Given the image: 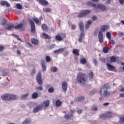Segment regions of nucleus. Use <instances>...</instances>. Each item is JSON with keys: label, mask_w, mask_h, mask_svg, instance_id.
I'll list each match as a JSON object with an SVG mask.
<instances>
[{"label": "nucleus", "mask_w": 124, "mask_h": 124, "mask_svg": "<svg viewBox=\"0 0 124 124\" xmlns=\"http://www.w3.org/2000/svg\"><path fill=\"white\" fill-rule=\"evenodd\" d=\"M108 89H110V85L109 84H105L100 90V95L102 96H109L111 94V92L108 91Z\"/></svg>", "instance_id": "obj_1"}, {"label": "nucleus", "mask_w": 124, "mask_h": 124, "mask_svg": "<svg viewBox=\"0 0 124 124\" xmlns=\"http://www.w3.org/2000/svg\"><path fill=\"white\" fill-rule=\"evenodd\" d=\"M87 75L83 73H79L77 77V82L80 84H86L87 80Z\"/></svg>", "instance_id": "obj_2"}, {"label": "nucleus", "mask_w": 124, "mask_h": 124, "mask_svg": "<svg viewBox=\"0 0 124 124\" xmlns=\"http://www.w3.org/2000/svg\"><path fill=\"white\" fill-rule=\"evenodd\" d=\"M87 4L89 5V6L94 7L96 8V9H100V10H102L103 11H106V10H107L106 7L102 4H99L97 6H96L95 4H93V1H89L87 2Z\"/></svg>", "instance_id": "obj_3"}, {"label": "nucleus", "mask_w": 124, "mask_h": 124, "mask_svg": "<svg viewBox=\"0 0 124 124\" xmlns=\"http://www.w3.org/2000/svg\"><path fill=\"white\" fill-rule=\"evenodd\" d=\"M108 28V25H103L101 26V31H99L98 34V39L100 43H103V33L102 31L104 32V31H106Z\"/></svg>", "instance_id": "obj_4"}, {"label": "nucleus", "mask_w": 124, "mask_h": 124, "mask_svg": "<svg viewBox=\"0 0 124 124\" xmlns=\"http://www.w3.org/2000/svg\"><path fill=\"white\" fill-rule=\"evenodd\" d=\"M91 12H92V11H91V10H84L83 12H81L80 14H79L78 17L82 18V17H86V16L90 14Z\"/></svg>", "instance_id": "obj_5"}, {"label": "nucleus", "mask_w": 124, "mask_h": 124, "mask_svg": "<svg viewBox=\"0 0 124 124\" xmlns=\"http://www.w3.org/2000/svg\"><path fill=\"white\" fill-rule=\"evenodd\" d=\"M41 73L39 72L37 74L36 76V80L38 84L41 86L43 84V80H42V77Z\"/></svg>", "instance_id": "obj_6"}, {"label": "nucleus", "mask_w": 124, "mask_h": 124, "mask_svg": "<svg viewBox=\"0 0 124 124\" xmlns=\"http://www.w3.org/2000/svg\"><path fill=\"white\" fill-rule=\"evenodd\" d=\"M30 23L31 27V32H32V33H35L36 31H35V24H34V22H33L32 20L30 19Z\"/></svg>", "instance_id": "obj_7"}, {"label": "nucleus", "mask_w": 124, "mask_h": 124, "mask_svg": "<svg viewBox=\"0 0 124 124\" xmlns=\"http://www.w3.org/2000/svg\"><path fill=\"white\" fill-rule=\"evenodd\" d=\"M42 109H43V105H42V104H40L33 109V113H37L38 111L42 110Z\"/></svg>", "instance_id": "obj_8"}, {"label": "nucleus", "mask_w": 124, "mask_h": 124, "mask_svg": "<svg viewBox=\"0 0 124 124\" xmlns=\"http://www.w3.org/2000/svg\"><path fill=\"white\" fill-rule=\"evenodd\" d=\"M67 82L64 81L62 82V89L64 93H66L67 91Z\"/></svg>", "instance_id": "obj_9"}, {"label": "nucleus", "mask_w": 124, "mask_h": 124, "mask_svg": "<svg viewBox=\"0 0 124 124\" xmlns=\"http://www.w3.org/2000/svg\"><path fill=\"white\" fill-rule=\"evenodd\" d=\"M1 98L2 100H7L8 101H10V94H5L4 95H2Z\"/></svg>", "instance_id": "obj_10"}, {"label": "nucleus", "mask_w": 124, "mask_h": 124, "mask_svg": "<svg viewBox=\"0 0 124 124\" xmlns=\"http://www.w3.org/2000/svg\"><path fill=\"white\" fill-rule=\"evenodd\" d=\"M102 117H106L108 119L112 118V112L111 111H108L106 113H104L101 115Z\"/></svg>", "instance_id": "obj_11"}, {"label": "nucleus", "mask_w": 124, "mask_h": 124, "mask_svg": "<svg viewBox=\"0 0 124 124\" xmlns=\"http://www.w3.org/2000/svg\"><path fill=\"white\" fill-rule=\"evenodd\" d=\"M107 66L108 67V70H109V71H114V70L116 69V67L115 66L109 63L107 64Z\"/></svg>", "instance_id": "obj_12"}, {"label": "nucleus", "mask_w": 124, "mask_h": 124, "mask_svg": "<svg viewBox=\"0 0 124 124\" xmlns=\"http://www.w3.org/2000/svg\"><path fill=\"white\" fill-rule=\"evenodd\" d=\"M13 29H15V26H14V24L10 23L7 25V31H11L12 30H13Z\"/></svg>", "instance_id": "obj_13"}, {"label": "nucleus", "mask_w": 124, "mask_h": 124, "mask_svg": "<svg viewBox=\"0 0 124 124\" xmlns=\"http://www.w3.org/2000/svg\"><path fill=\"white\" fill-rule=\"evenodd\" d=\"M0 5L2 6H6L7 7H10V4L7 1H1L0 3Z\"/></svg>", "instance_id": "obj_14"}, {"label": "nucleus", "mask_w": 124, "mask_h": 124, "mask_svg": "<svg viewBox=\"0 0 124 124\" xmlns=\"http://www.w3.org/2000/svg\"><path fill=\"white\" fill-rule=\"evenodd\" d=\"M38 2H39L42 5H48V2L46 0H36Z\"/></svg>", "instance_id": "obj_15"}, {"label": "nucleus", "mask_w": 124, "mask_h": 124, "mask_svg": "<svg viewBox=\"0 0 124 124\" xmlns=\"http://www.w3.org/2000/svg\"><path fill=\"white\" fill-rule=\"evenodd\" d=\"M80 31L81 32H84V23L82 21H80L78 24Z\"/></svg>", "instance_id": "obj_16"}, {"label": "nucleus", "mask_w": 124, "mask_h": 124, "mask_svg": "<svg viewBox=\"0 0 124 124\" xmlns=\"http://www.w3.org/2000/svg\"><path fill=\"white\" fill-rule=\"evenodd\" d=\"M84 99H85V97L84 96H80L76 98L75 99V101L76 102H78L79 101H83Z\"/></svg>", "instance_id": "obj_17"}, {"label": "nucleus", "mask_w": 124, "mask_h": 124, "mask_svg": "<svg viewBox=\"0 0 124 124\" xmlns=\"http://www.w3.org/2000/svg\"><path fill=\"white\" fill-rule=\"evenodd\" d=\"M41 28L42 29L43 31H48L49 30L48 26L45 24H43L41 25Z\"/></svg>", "instance_id": "obj_18"}, {"label": "nucleus", "mask_w": 124, "mask_h": 124, "mask_svg": "<svg viewBox=\"0 0 124 124\" xmlns=\"http://www.w3.org/2000/svg\"><path fill=\"white\" fill-rule=\"evenodd\" d=\"M79 52V49H74L73 50V54L75 55V56H78V57H79V56H80Z\"/></svg>", "instance_id": "obj_19"}, {"label": "nucleus", "mask_w": 124, "mask_h": 124, "mask_svg": "<svg viewBox=\"0 0 124 124\" xmlns=\"http://www.w3.org/2000/svg\"><path fill=\"white\" fill-rule=\"evenodd\" d=\"M64 48H59V49L56 50L54 51V54H59L60 53H62V52H64Z\"/></svg>", "instance_id": "obj_20"}, {"label": "nucleus", "mask_w": 124, "mask_h": 124, "mask_svg": "<svg viewBox=\"0 0 124 124\" xmlns=\"http://www.w3.org/2000/svg\"><path fill=\"white\" fill-rule=\"evenodd\" d=\"M73 116V114H69V113H68V114H65L64 116V118L65 120H69V119H71V118H72Z\"/></svg>", "instance_id": "obj_21"}, {"label": "nucleus", "mask_w": 124, "mask_h": 124, "mask_svg": "<svg viewBox=\"0 0 124 124\" xmlns=\"http://www.w3.org/2000/svg\"><path fill=\"white\" fill-rule=\"evenodd\" d=\"M33 21L35 22L37 25H41V19H39L38 18H35L33 19Z\"/></svg>", "instance_id": "obj_22"}, {"label": "nucleus", "mask_w": 124, "mask_h": 124, "mask_svg": "<svg viewBox=\"0 0 124 124\" xmlns=\"http://www.w3.org/2000/svg\"><path fill=\"white\" fill-rule=\"evenodd\" d=\"M93 23V21L92 20H89L87 22V23L86 24L85 26V30H88L89 28H90V26H91V24Z\"/></svg>", "instance_id": "obj_23"}, {"label": "nucleus", "mask_w": 124, "mask_h": 124, "mask_svg": "<svg viewBox=\"0 0 124 124\" xmlns=\"http://www.w3.org/2000/svg\"><path fill=\"white\" fill-rule=\"evenodd\" d=\"M56 105L57 107H61L62 105V102L60 100H57L56 102Z\"/></svg>", "instance_id": "obj_24"}, {"label": "nucleus", "mask_w": 124, "mask_h": 124, "mask_svg": "<svg viewBox=\"0 0 124 124\" xmlns=\"http://www.w3.org/2000/svg\"><path fill=\"white\" fill-rule=\"evenodd\" d=\"M10 98L11 100H16L17 99V96L15 94H10Z\"/></svg>", "instance_id": "obj_25"}, {"label": "nucleus", "mask_w": 124, "mask_h": 124, "mask_svg": "<svg viewBox=\"0 0 124 124\" xmlns=\"http://www.w3.org/2000/svg\"><path fill=\"white\" fill-rule=\"evenodd\" d=\"M85 36V34L84 33V32H81V33H80V36H79V38L78 39V42L81 43L82 42V40H83V37H84Z\"/></svg>", "instance_id": "obj_26"}, {"label": "nucleus", "mask_w": 124, "mask_h": 124, "mask_svg": "<svg viewBox=\"0 0 124 124\" xmlns=\"http://www.w3.org/2000/svg\"><path fill=\"white\" fill-rule=\"evenodd\" d=\"M109 60L111 62H116V61H117V58L113 56L109 57Z\"/></svg>", "instance_id": "obj_27"}, {"label": "nucleus", "mask_w": 124, "mask_h": 124, "mask_svg": "<svg viewBox=\"0 0 124 124\" xmlns=\"http://www.w3.org/2000/svg\"><path fill=\"white\" fill-rule=\"evenodd\" d=\"M24 27V24L20 23L15 27V30H18V29H22Z\"/></svg>", "instance_id": "obj_28"}, {"label": "nucleus", "mask_w": 124, "mask_h": 124, "mask_svg": "<svg viewBox=\"0 0 124 124\" xmlns=\"http://www.w3.org/2000/svg\"><path fill=\"white\" fill-rule=\"evenodd\" d=\"M43 36L45 39L50 40L51 38V37H50V36H49V35L47 34L46 33H43Z\"/></svg>", "instance_id": "obj_29"}, {"label": "nucleus", "mask_w": 124, "mask_h": 124, "mask_svg": "<svg viewBox=\"0 0 124 124\" xmlns=\"http://www.w3.org/2000/svg\"><path fill=\"white\" fill-rule=\"evenodd\" d=\"M88 77L90 80H93V72L90 71L88 75Z\"/></svg>", "instance_id": "obj_30"}, {"label": "nucleus", "mask_w": 124, "mask_h": 124, "mask_svg": "<svg viewBox=\"0 0 124 124\" xmlns=\"http://www.w3.org/2000/svg\"><path fill=\"white\" fill-rule=\"evenodd\" d=\"M55 40H57L58 41H62V37L60 35H57L55 37Z\"/></svg>", "instance_id": "obj_31"}, {"label": "nucleus", "mask_w": 124, "mask_h": 124, "mask_svg": "<svg viewBox=\"0 0 124 124\" xmlns=\"http://www.w3.org/2000/svg\"><path fill=\"white\" fill-rule=\"evenodd\" d=\"M31 43L34 45H38V41L36 39L33 38L31 40Z\"/></svg>", "instance_id": "obj_32"}, {"label": "nucleus", "mask_w": 124, "mask_h": 124, "mask_svg": "<svg viewBox=\"0 0 124 124\" xmlns=\"http://www.w3.org/2000/svg\"><path fill=\"white\" fill-rule=\"evenodd\" d=\"M38 97V93H34L32 94V98L33 99H36Z\"/></svg>", "instance_id": "obj_33"}, {"label": "nucleus", "mask_w": 124, "mask_h": 124, "mask_svg": "<svg viewBox=\"0 0 124 124\" xmlns=\"http://www.w3.org/2000/svg\"><path fill=\"white\" fill-rule=\"evenodd\" d=\"M103 52L105 54H107L108 53V51H109V47L108 46H105L103 49Z\"/></svg>", "instance_id": "obj_34"}, {"label": "nucleus", "mask_w": 124, "mask_h": 124, "mask_svg": "<svg viewBox=\"0 0 124 124\" xmlns=\"http://www.w3.org/2000/svg\"><path fill=\"white\" fill-rule=\"evenodd\" d=\"M43 10L45 13H49V12H51V9L49 8H43Z\"/></svg>", "instance_id": "obj_35"}, {"label": "nucleus", "mask_w": 124, "mask_h": 124, "mask_svg": "<svg viewBox=\"0 0 124 124\" xmlns=\"http://www.w3.org/2000/svg\"><path fill=\"white\" fill-rule=\"evenodd\" d=\"M44 105L45 107H48L50 105V101L49 100H46L44 102Z\"/></svg>", "instance_id": "obj_36"}, {"label": "nucleus", "mask_w": 124, "mask_h": 124, "mask_svg": "<svg viewBox=\"0 0 124 124\" xmlns=\"http://www.w3.org/2000/svg\"><path fill=\"white\" fill-rule=\"evenodd\" d=\"M28 96H29V93H27L25 94H23L22 95H21V99H23V100H25L26 99L27 97H28Z\"/></svg>", "instance_id": "obj_37"}, {"label": "nucleus", "mask_w": 124, "mask_h": 124, "mask_svg": "<svg viewBox=\"0 0 124 124\" xmlns=\"http://www.w3.org/2000/svg\"><path fill=\"white\" fill-rule=\"evenodd\" d=\"M43 62V61H42V70L43 71H46V65H45V64H44V62Z\"/></svg>", "instance_id": "obj_38"}, {"label": "nucleus", "mask_w": 124, "mask_h": 124, "mask_svg": "<svg viewBox=\"0 0 124 124\" xmlns=\"http://www.w3.org/2000/svg\"><path fill=\"white\" fill-rule=\"evenodd\" d=\"M80 63H81V64H86V63H87V60H86V59L83 58L80 60Z\"/></svg>", "instance_id": "obj_39"}, {"label": "nucleus", "mask_w": 124, "mask_h": 124, "mask_svg": "<svg viewBox=\"0 0 124 124\" xmlns=\"http://www.w3.org/2000/svg\"><path fill=\"white\" fill-rule=\"evenodd\" d=\"M16 6L17 8V9H22L23 8V7L22 6V5L20 3H17L16 5Z\"/></svg>", "instance_id": "obj_40"}, {"label": "nucleus", "mask_w": 124, "mask_h": 124, "mask_svg": "<svg viewBox=\"0 0 124 124\" xmlns=\"http://www.w3.org/2000/svg\"><path fill=\"white\" fill-rule=\"evenodd\" d=\"M50 71L52 72H57V71H58V68H57V67H52L50 69Z\"/></svg>", "instance_id": "obj_41"}, {"label": "nucleus", "mask_w": 124, "mask_h": 124, "mask_svg": "<svg viewBox=\"0 0 124 124\" xmlns=\"http://www.w3.org/2000/svg\"><path fill=\"white\" fill-rule=\"evenodd\" d=\"M31 123V120L30 119L27 118L23 123L22 124H28Z\"/></svg>", "instance_id": "obj_42"}, {"label": "nucleus", "mask_w": 124, "mask_h": 124, "mask_svg": "<svg viewBox=\"0 0 124 124\" xmlns=\"http://www.w3.org/2000/svg\"><path fill=\"white\" fill-rule=\"evenodd\" d=\"M36 72V70L35 69V68H33L31 70V76H34Z\"/></svg>", "instance_id": "obj_43"}, {"label": "nucleus", "mask_w": 124, "mask_h": 124, "mask_svg": "<svg viewBox=\"0 0 124 124\" xmlns=\"http://www.w3.org/2000/svg\"><path fill=\"white\" fill-rule=\"evenodd\" d=\"M46 62H51V57L49 56H47L46 57Z\"/></svg>", "instance_id": "obj_44"}, {"label": "nucleus", "mask_w": 124, "mask_h": 124, "mask_svg": "<svg viewBox=\"0 0 124 124\" xmlns=\"http://www.w3.org/2000/svg\"><path fill=\"white\" fill-rule=\"evenodd\" d=\"M1 23L2 25L4 26L5 25H6V24H7V20H6L5 19H3Z\"/></svg>", "instance_id": "obj_45"}, {"label": "nucleus", "mask_w": 124, "mask_h": 124, "mask_svg": "<svg viewBox=\"0 0 124 124\" xmlns=\"http://www.w3.org/2000/svg\"><path fill=\"white\" fill-rule=\"evenodd\" d=\"M106 35L108 40L111 39V33L110 32H107Z\"/></svg>", "instance_id": "obj_46"}, {"label": "nucleus", "mask_w": 124, "mask_h": 124, "mask_svg": "<svg viewBox=\"0 0 124 124\" xmlns=\"http://www.w3.org/2000/svg\"><path fill=\"white\" fill-rule=\"evenodd\" d=\"M35 90H36L37 91H43V87H42V86H40L38 87H37L35 88Z\"/></svg>", "instance_id": "obj_47"}, {"label": "nucleus", "mask_w": 124, "mask_h": 124, "mask_svg": "<svg viewBox=\"0 0 124 124\" xmlns=\"http://www.w3.org/2000/svg\"><path fill=\"white\" fill-rule=\"evenodd\" d=\"M109 44L111 45H115V41H114V40H112V39H109Z\"/></svg>", "instance_id": "obj_48"}, {"label": "nucleus", "mask_w": 124, "mask_h": 124, "mask_svg": "<svg viewBox=\"0 0 124 124\" xmlns=\"http://www.w3.org/2000/svg\"><path fill=\"white\" fill-rule=\"evenodd\" d=\"M54 88L53 87L50 88L48 90V91L49 93H54Z\"/></svg>", "instance_id": "obj_49"}, {"label": "nucleus", "mask_w": 124, "mask_h": 124, "mask_svg": "<svg viewBox=\"0 0 124 124\" xmlns=\"http://www.w3.org/2000/svg\"><path fill=\"white\" fill-rule=\"evenodd\" d=\"M92 111H97L98 110V108L97 107H92L91 108Z\"/></svg>", "instance_id": "obj_50"}, {"label": "nucleus", "mask_w": 124, "mask_h": 124, "mask_svg": "<svg viewBox=\"0 0 124 124\" xmlns=\"http://www.w3.org/2000/svg\"><path fill=\"white\" fill-rule=\"evenodd\" d=\"M93 62L95 65H97V60L96 59H94L93 60Z\"/></svg>", "instance_id": "obj_51"}, {"label": "nucleus", "mask_w": 124, "mask_h": 124, "mask_svg": "<svg viewBox=\"0 0 124 124\" xmlns=\"http://www.w3.org/2000/svg\"><path fill=\"white\" fill-rule=\"evenodd\" d=\"M4 50V46H0V52H2Z\"/></svg>", "instance_id": "obj_52"}, {"label": "nucleus", "mask_w": 124, "mask_h": 124, "mask_svg": "<svg viewBox=\"0 0 124 124\" xmlns=\"http://www.w3.org/2000/svg\"><path fill=\"white\" fill-rule=\"evenodd\" d=\"M55 46L56 45L55 44H53L49 46V49H53V48H54Z\"/></svg>", "instance_id": "obj_53"}, {"label": "nucleus", "mask_w": 124, "mask_h": 124, "mask_svg": "<svg viewBox=\"0 0 124 124\" xmlns=\"http://www.w3.org/2000/svg\"><path fill=\"white\" fill-rule=\"evenodd\" d=\"M92 20H93V21H95V20H97V16H94L92 17Z\"/></svg>", "instance_id": "obj_54"}, {"label": "nucleus", "mask_w": 124, "mask_h": 124, "mask_svg": "<svg viewBox=\"0 0 124 124\" xmlns=\"http://www.w3.org/2000/svg\"><path fill=\"white\" fill-rule=\"evenodd\" d=\"M95 93H96V91H92L90 92V94L91 95H92V94H94Z\"/></svg>", "instance_id": "obj_55"}, {"label": "nucleus", "mask_w": 124, "mask_h": 124, "mask_svg": "<svg viewBox=\"0 0 124 124\" xmlns=\"http://www.w3.org/2000/svg\"><path fill=\"white\" fill-rule=\"evenodd\" d=\"M76 29V25L73 24L71 26V30H74Z\"/></svg>", "instance_id": "obj_56"}, {"label": "nucleus", "mask_w": 124, "mask_h": 124, "mask_svg": "<svg viewBox=\"0 0 124 124\" xmlns=\"http://www.w3.org/2000/svg\"><path fill=\"white\" fill-rule=\"evenodd\" d=\"M119 3L121 5H124V0H119Z\"/></svg>", "instance_id": "obj_57"}, {"label": "nucleus", "mask_w": 124, "mask_h": 124, "mask_svg": "<svg viewBox=\"0 0 124 124\" xmlns=\"http://www.w3.org/2000/svg\"><path fill=\"white\" fill-rule=\"evenodd\" d=\"M3 76H6L7 75V73L5 72V71L2 72Z\"/></svg>", "instance_id": "obj_58"}, {"label": "nucleus", "mask_w": 124, "mask_h": 124, "mask_svg": "<svg viewBox=\"0 0 124 124\" xmlns=\"http://www.w3.org/2000/svg\"><path fill=\"white\" fill-rule=\"evenodd\" d=\"M119 35H120V36H124V33L123 32H120L119 33Z\"/></svg>", "instance_id": "obj_59"}, {"label": "nucleus", "mask_w": 124, "mask_h": 124, "mask_svg": "<svg viewBox=\"0 0 124 124\" xmlns=\"http://www.w3.org/2000/svg\"><path fill=\"white\" fill-rule=\"evenodd\" d=\"M110 104L109 103H105L103 104L104 106H108V105H109Z\"/></svg>", "instance_id": "obj_60"}, {"label": "nucleus", "mask_w": 124, "mask_h": 124, "mask_svg": "<svg viewBox=\"0 0 124 124\" xmlns=\"http://www.w3.org/2000/svg\"><path fill=\"white\" fill-rule=\"evenodd\" d=\"M120 97L122 98L124 97V93H121L120 94Z\"/></svg>", "instance_id": "obj_61"}, {"label": "nucleus", "mask_w": 124, "mask_h": 124, "mask_svg": "<svg viewBox=\"0 0 124 124\" xmlns=\"http://www.w3.org/2000/svg\"><path fill=\"white\" fill-rule=\"evenodd\" d=\"M82 112V110L81 109H79L78 111V114H81Z\"/></svg>", "instance_id": "obj_62"}, {"label": "nucleus", "mask_w": 124, "mask_h": 124, "mask_svg": "<svg viewBox=\"0 0 124 124\" xmlns=\"http://www.w3.org/2000/svg\"><path fill=\"white\" fill-rule=\"evenodd\" d=\"M17 54L18 55H21V51H20V50H17Z\"/></svg>", "instance_id": "obj_63"}, {"label": "nucleus", "mask_w": 124, "mask_h": 124, "mask_svg": "<svg viewBox=\"0 0 124 124\" xmlns=\"http://www.w3.org/2000/svg\"><path fill=\"white\" fill-rule=\"evenodd\" d=\"M120 92H124V87L120 90Z\"/></svg>", "instance_id": "obj_64"}]
</instances>
